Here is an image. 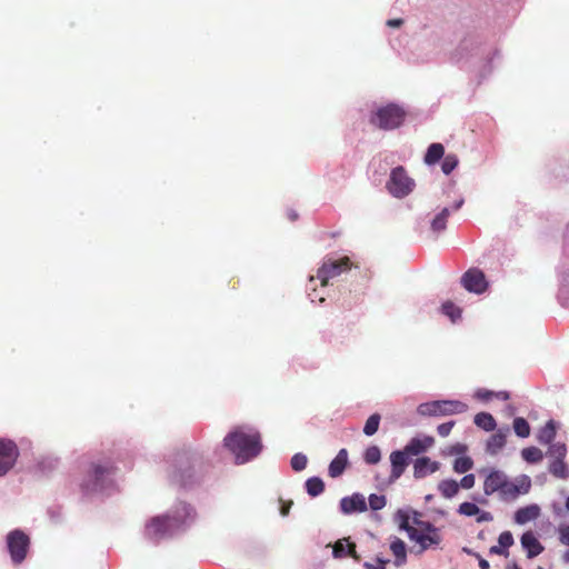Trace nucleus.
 <instances>
[{"label":"nucleus","mask_w":569,"mask_h":569,"mask_svg":"<svg viewBox=\"0 0 569 569\" xmlns=\"http://www.w3.org/2000/svg\"><path fill=\"white\" fill-rule=\"evenodd\" d=\"M405 117V110L399 106L391 103L379 108L371 118V123L382 130H392L402 124Z\"/></svg>","instance_id":"nucleus-6"},{"label":"nucleus","mask_w":569,"mask_h":569,"mask_svg":"<svg viewBox=\"0 0 569 569\" xmlns=\"http://www.w3.org/2000/svg\"><path fill=\"white\" fill-rule=\"evenodd\" d=\"M289 218H290V220H291V221H295V220H297L298 214H297L296 212L291 211V212L289 213Z\"/></svg>","instance_id":"nucleus-58"},{"label":"nucleus","mask_w":569,"mask_h":569,"mask_svg":"<svg viewBox=\"0 0 569 569\" xmlns=\"http://www.w3.org/2000/svg\"><path fill=\"white\" fill-rule=\"evenodd\" d=\"M473 467V461L470 457H459L453 461V470L458 473L468 472Z\"/></svg>","instance_id":"nucleus-35"},{"label":"nucleus","mask_w":569,"mask_h":569,"mask_svg":"<svg viewBox=\"0 0 569 569\" xmlns=\"http://www.w3.org/2000/svg\"><path fill=\"white\" fill-rule=\"evenodd\" d=\"M461 284L469 292L477 295L485 292L488 288L485 273L477 268H471L463 273L461 277Z\"/></svg>","instance_id":"nucleus-10"},{"label":"nucleus","mask_w":569,"mask_h":569,"mask_svg":"<svg viewBox=\"0 0 569 569\" xmlns=\"http://www.w3.org/2000/svg\"><path fill=\"white\" fill-rule=\"evenodd\" d=\"M223 443L236 456L238 463H244L253 459L262 448L260 435L256 431L234 430L224 437Z\"/></svg>","instance_id":"nucleus-2"},{"label":"nucleus","mask_w":569,"mask_h":569,"mask_svg":"<svg viewBox=\"0 0 569 569\" xmlns=\"http://www.w3.org/2000/svg\"><path fill=\"white\" fill-rule=\"evenodd\" d=\"M475 425L486 431H492L496 428L495 418L488 412H480L475 416Z\"/></svg>","instance_id":"nucleus-28"},{"label":"nucleus","mask_w":569,"mask_h":569,"mask_svg":"<svg viewBox=\"0 0 569 569\" xmlns=\"http://www.w3.org/2000/svg\"><path fill=\"white\" fill-rule=\"evenodd\" d=\"M499 545L507 550L513 543V537L510 531H503L498 538Z\"/></svg>","instance_id":"nucleus-44"},{"label":"nucleus","mask_w":569,"mask_h":569,"mask_svg":"<svg viewBox=\"0 0 569 569\" xmlns=\"http://www.w3.org/2000/svg\"><path fill=\"white\" fill-rule=\"evenodd\" d=\"M458 163V157L453 153H449L443 158L441 170L445 174H449L456 169Z\"/></svg>","instance_id":"nucleus-38"},{"label":"nucleus","mask_w":569,"mask_h":569,"mask_svg":"<svg viewBox=\"0 0 569 569\" xmlns=\"http://www.w3.org/2000/svg\"><path fill=\"white\" fill-rule=\"evenodd\" d=\"M351 264L352 263L348 257H342L337 260L328 259L318 269L317 278L320 280L321 286H327L330 279H333L340 276L342 272L350 270Z\"/></svg>","instance_id":"nucleus-8"},{"label":"nucleus","mask_w":569,"mask_h":569,"mask_svg":"<svg viewBox=\"0 0 569 569\" xmlns=\"http://www.w3.org/2000/svg\"><path fill=\"white\" fill-rule=\"evenodd\" d=\"M348 463V452L346 449H341L336 458L329 465V476L331 478H337L341 476Z\"/></svg>","instance_id":"nucleus-20"},{"label":"nucleus","mask_w":569,"mask_h":569,"mask_svg":"<svg viewBox=\"0 0 569 569\" xmlns=\"http://www.w3.org/2000/svg\"><path fill=\"white\" fill-rule=\"evenodd\" d=\"M548 469L549 472L558 479H567L569 477V469L565 459L551 460Z\"/></svg>","instance_id":"nucleus-26"},{"label":"nucleus","mask_w":569,"mask_h":569,"mask_svg":"<svg viewBox=\"0 0 569 569\" xmlns=\"http://www.w3.org/2000/svg\"><path fill=\"white\" fill-rule=\"evenodd\" d=\"M476 397L478 399H480V400L488 401V400H490L493 397V391L485 390V389H479L476 392Z\"/></svg>","instance_id":"nucleus-47"},{"label":"nucleus","mask_w":569,"mask_h":569,"mask_svg":"<svg viewBox=\"0 0 569 569\" xmlns=\"http://www.w3.org/2000/svg\"><path fill=\"white\" fill-rule=\"evenodd\" d=\"M556 437V426L552 420L548 421L545 427L539 430L537 439L540 443H550Z\"/></svg>","instance_id":"nucleus-29"},{"label":"nucleus","mask_w":569,"mask_h":569,"mask_svg":"<svg viewBox=\"0 0 569 569\" xmlns=\"http://www.w3.org/2000/svg\"><path fill=\"white\" fill-rule=\"evenodd\" d=\"M475 482H476L475 475L469 473V475H466L458 483H459V488L461 487L463 489H471L475 486Z\"/></svg>","instance_id":"nucleus-46"},{"label":"nucleus","mask_w":569,"mask_h":569,"mask_svg":"<svg viewBox=\"0 0 569 569\" xmlns=\"http://www.w3.org/2000/svg\"><path fill=\"white\" fill-rule=\"evenodd\" d=\"M477 516V522H489L492 521L493 519L492 515L488 511L480 510V513H478Z\"/></svg>","instance_id":"nucleus-48"},{"label":"nucleus","mask_w":569,"mask_h":569,"mask_svg":"<svg viewBox=\"0 0 569 569\" xmlns=\"http://www.w3.org/2000/svg\"><path fill=\"white\" fill-rule=\"evenodd\" d=\"M391 472L389 482L398 480L409 465L408 456L402 450H396L390 453Z\"/></svg>","instance_id":"nucleus-14"},{"label":"nucleus","mask_w":569,"mask_h":569,"mask_svg":"<svg viewBox=\"0 0 569 569\" xmlns=\"http://www.w3.org/2000/svg\"><path fill=\"white\" fill-rule=\"evenodd\" d=\"M493 397L501 399V400H508L510 398L509 392H507V391L493 392Z\"/></svg>","instance_id":"nucleus-54"},{"label":"nucleus","mask_w":569,"mask_h":569,"mask_svg":"<svg viewBox=\"0 0 569 569\" xmlns=\"http://www.w3.org/2000/svg\"><path fill=\"white\" fill-rule=\"evenodd\" d=\"M539 515L540 508L537 505H530L518 509L515 513V520L517 523L523 525L537 519Z\"/></svg>","instance_id":"nucleus-22"},{"label":"nucleus","mask_w":569,"mask_h":569,"mask_svg":"<svg viewBox=\"0 0 569 569\" xmlns=\"http://www.w3.org/2000/svg\"><path fill=\"white\" fill-rule=\"evenodd\" d=\"M547 456L551 460L565 459L567 456L566 445L559 443V442L550 445V447L548 448V451H547Z\"/></svg>","instance_id":"nucleus-34"},{"label":"nucleus","mask_w":569,"mask_h":569,"mask_svg":"<svg viewBox=\"0 0 569 569\" xmlns=\"http://www.w3.org/2000/svg\"><path fill=\"white\" fill-rule=\"evenodd\" d=\"M513 430L520 438H527L530 435V426L525 418L518 417L513 420Z\"/></svg>","instance_id":"nucleus-33"},{"label":"nucleus","mask_w":569,"mask_h":569,"mask_svg":"<svg viewBox=\"0 0 569 569\" xmlns=\"http://www.w3.org/2000/svg\"><path fill=\"white\" fill-rule=\"evenodd\" d=\"M390 550L393 553V556L396 557L397 566H401L406 562V560H407L406 543L401 539L396 538L390 545Z\"/></svg>","instance_id":"nucleus-25"},{"label":"nucleus","mask_w":569,"mask_h":569,"mask_svg":"<svg viewBox=\"0 0 569 569\" xmlns=\"http://www.w3.org/2000/svg\"><path fill=\"white\" fill-rule=\"evenodd\" d=\"M418 413L426 417H443L463 413L468 406L459 400H437L419 405Z\"/></svg>","instance_id":"nucleus-5"},{"label":"nucleus","mask_w":569,"mask_h":569,"mask_svg":"<svg viewBox=\"0 0 569 569\" xmlns=\"http://www.w3.org/2000/svg\"><path fill=\"white\" fill-rule=\"evenodd\" d=\"M435 443V439L430 436L423 438H412L403 448V452L409 456H418L427 451Z\"/></svg>","instance_id":"nucleus-16"},{"label":"nucleus","mask_w":569,"mask_h":569,"mask_svg":"<svg viewBox=\"0 0 569 569\" xmlns=\"http://www.w3.org/2000/svg\"><path fill=\"white\" fill-rule=\"evenodd\" d=\"M173 481L178 482L180 486H187L188 485V482L184 479L183 475L179 473V472H174L173 473Z\"/></svg>","instance_id":"nucleus-52"},{"label":"nucleus","mask_w":569,"mask_h":569,"mask_svg":"<svg viewBox=\"0 0 569 569\" xmlns=\"http://www.w3.org/2000/svg\"><path fill=\"white\" fill-rule=\"evenodd\" d=\"M453 426H455V421H448V422L439 425L437 428V431H438L439 436L447 437L450 435Z\"/></svg>","instance_id":"nucleus-45"},{"label":"nucleus","mask_w":569,"mask_h":569,"mask_svg":"<svg viewBox=\"0 0 569 569\" xmlns=\"http://www.w3.org/2000/svg\"><path fill=\"white\" fill-rule=\"evenodd\" d=\"M490 553L508 556V551L506 549H503L500 545L499 546H492L490 548Z\"/></svg>","instance_id":"nucleus-50"},{"label":"nucleus","mask_w":569,"mask_h":569,"mask_svg":"<svg viewBox=\"0 0 569 569\" xmlns=\"http://www.w3.org/2000/svg\"><path fill=\"white\" fill-rule=\"evenodd\" d=\"M403 24V20L402 19H390L387 21V26L391 27V28H399Z\"/></svg>","instance_id":"nucleus-53"},{"label":"nucleus","mask_w":569,"mask_h":569,"mask_svg":"<svg viewBox=\"0 0 569 569\" xmlns=\"http://www.w3.org/2000/svg\"><path fill=\"white\" fill-rule=\"evenodd\" d=\"M377 562H378V566H383V568H385L386 565L388 563V560H383L381 558H377Z\"/></svg>","instance_id":"nucleus-57"},{"label":"nucleus","mask_w":569,"mask_h":569,"mask_svg":"<svg viewBox=\"0 0 569 569\" xmlns=\"http://www.w3.org/2000/svg\"><path fill=\"white\" fill-rule=\"evenodd\" d=\"M363 567L366 569H383V566H375V565H372L370 562H365Z\"/></svg>","instance_id":"nucleus-56"},{"label":"nucleus","mask_w":569,"mask_h":569,"mask_svg":"<svg viewBox=\"0 0 569 569\" xmlns=\"http://www.w3.org/2000/svg\"><path fill=\"white\" fill-rule=\"evenodd\" d=\"M191 516L192 508L189 505L181 502L171 513L152 518L147 525L146 533L153 540H160L172 536L183 527L187 519L191 518Z\"/></svg>","instance_id":"nucleus-1"},{"label":"nucleus","mask_w":569,"mask_h":569,"mask_svg":"<svg viewBox=\"0 0 569 569\" xmlns=\"http://www.w3.org/2000/svg\"><path fill=\"white\" fill-rule=\"evenodd\" d=\"M530 480L525 477L519 483L510 482L506 478L503 486L498 491L503 500L516 499L519 495L527 493L530 489Z\"/></svg>","instance_id":"nucleus-13"},{"label":"nucleus","mask_w":569,"mask_h":569,"mask_svg":"<svg viewBox=\"0 0 569 569\" xmlns=\"http://www.w3.org/2000/svg\"><path fill=\"white\" fill-rule=\"evenodd\" d=\"M467 451V446L462 443H456L450 448L451 453L460 455Z\"/></svg>","instance_id":"nucleus-49"},{"label":"nucleus","mask_w":569,"mask_h":569,"mask_svg":"<svg viewBox=\"0 0 569 569\" xmlns=\"http://www.w3.org/2000/svg\"><path fill=\"white\" fill-rule=\"evenodd\" d=\"M114 473V467L110 461L90 463L81 482L84 493H92L104 488L107 480Z\"/></svg>","instance_id":"nucleus-4"},{"label":"nucleus","mask_w":569,"mask_h":569,"mask_svg":"<svg viewBox=\"0 0 569 569\" xmlns=\"http://www.w3.org/2000/svg\"><path fill=\"white\" fill-rule=\"evenodd\" d=\"M306 489L308 495L317 497L325 490V483L319 477H311L306 481Z\"/></svg>","instance_id":"nucleus-31"},{"label":"nucleus","mask_w":569,"mask_h":569,"mask_svg":"<svg viewBox=\"0 0 569 569\" xmlns=\"http://www.w3.org/2000/svg\"><path fill=\"white\" fill-rule=\"evenodd\" d=\"M462 203H463V200H459V201L455 204L453 210H458V209L462 206Z\"/></svg>","instance_id":"nucleus-59"},{"label":"nucleus","mask_w":569,"mask_h":569,"mask_svg":"<svg viewBox=\"0 0 569 569\" xmlns=\"http://www.w3.org/2000/svg\"><path fill=\"white\" fill-rule=\"evenodd\" d=\"M445 157V147L441 143H431L425 154L423 161L428 166L436 164L441 158Z\"/></svg>","instance_id":"nucleus-23"},{"label":"nucleus","mask_w":569,"mask_h":569,"mask_svg":"<svg viewBox=\"0 0 569 569\" xmlns=\"http://www.w3.org/2000/svg\"><path fill=\"white\" fill-rule=\"evenodd\" d=\"M365 461L369 465H376L381 459L380 449L377 446H370L365 451Z\"/></svg>","instance_id":"nucleus-39"},{"label":"nucleus","mask_w":569,"mask_h":569,"mask_svg":"<svg viewBox=\"0 0 569 569\" xmlns=\"http://www.w3.org/2000/svg\"><path fill=\"white\" fill-rule=\"evenodd\" d=\"M380 419L381 418L379 413L371 415L365 423L363 433L366 436L375 435L378 431Z\"/></svg>","instance_id":"nucleus-36"},{"label":"nucleus","mask_w":569,"mask_h":569,"mask_svg":"<svg viewBox=\"0 0 569 569\" xmlns=\"http://www.w3.org/2000/svg\"><path fill=\"white\" fill-rule=\"evenodd\" d=\"M368 501H369L370 509L373 511L381 510L387 505V498L383 495L372 493L369 496Z\"/></svg>","instance_id":"nucleus-40"},{"label":"nucleus","mask_w":569,"mask_h":569,"mask_svg":"<svg viewBox=\"0 0 569 569\" xmlns=\"http://www.w3.org/2000/svg\"><path fill=\"white\" fill-rule=\"evenodd\" d=\"M395 520L398 523L399 529L406 531L408 536L411 533V530L416 528L413 522H410V515L406 510L399 509L396 512Z\"/></svg>","instance_id":"nucleus-27"},{"label":"nucleus","mask_w":569,"mask_h":569,"mask_svg":"<svg viewBox=\"0 0 569 569\" xmlns=\"http://www.w3.org/2000/svg\"><path fill=\"white\" fill-rule=\"evenodd\" d=\"M18 456V447L12 440L0 439V477L14 466Z\"/></svg>","instance_id":"nucleus-11"},{"label":"nucleus","mask_w":569,"mask_h":569,"mask_svg":"<svg viewBox=\"0 0 569 569\" xmlns=\"http://www.w3.org/2000/svg\"><path fill=\"white\" fill-rule=\"evenodd\" d=\"M508 432V428L506 430L499 429L496 433L490 436L487 441V451L490 455H497L505 447Z\"/></svg>","instance_id":"nucleus-21"},{"label":"nucleus","mask_w":569,"mask_h":569,"mask_svg":"<svg viewBox=\"0 0 569 569\" xmlns=\"http://www.w3.org/2000/svg\"><path fill=\"white\" fill-rule=\"evenodd\" d=\"M366 498L361 493H353L340 500V509L343 513L365 512L367 510Z\"/></svg>","instance_id":"nucleus-15"},{"label":"nucleus","mask_w":569,"mask_h":569,"mask_svg":"<svg viewBox=\"0 0 569 569\" xmlns=\"http://www.w3.org/2000/svg\"><path fill=\"white\" fill-rule=\"evenodd\" d=\"M479 567H480V569H489V562L486 559L480 558L479 559Z\"/></svg>","instance_id":"nucleus-55"},{"label":"nucleus","mask_w":569,"mask_h":569,"mask_svg":"<svg viewBox=\"0 0 569 569\" xmlns=\"http://www.w3.org/2000/svg\"><path fill=\"white\" fill-rule=\"evenodd\" d=\"M537 569H543L542 567H538Z\"/></svg>","instance_id":"nucleus-62"},{"label":"nucleus","mask_w":569,"mask_h":569,"mask_svg":"<svg viewBox=\"0 0 569 569\" xmlns=\"http://www.w3.org/2000/svg\"><path fill=\"white\" fill-rule=\"evenodd\" d=\"M438 490L443 498L450 499L458 493L459 483L453 479H445L438 483Z\"/></svg>","instance_id":"nucleus-24"},{"label":"nucleus","mask_w":569,"mask_h":569,"mask_svg":"<svg viewBox=\"0 0 569 569\" xmlns=\"http://www.w3.org/2000/svg\"><path fill=\"white\" fill-rule=\"evenodd\" d=\"M566 508L569 510V497L566 500Z\"/></svg>","instance_id":"nucleus-61"},{"label":"nucleus","mask_w":569,"mask_h":569,"mask_svg":"<svg viewBox=\"0 0 569 569\" xmlns=\"http://www.w3.org/2000/svg\"><path fill=\"white\" fill-rule=\"evenodd\" d=\"M332 555L335 558H343L346 556H350L357 561L360 560V556L356 551V545L350 542L347 538L338 540L333 545Z\"/></svg>","instance_id":"nucleus-19"},{"label":"nucleus","mask_w":569,"mask_h":569,"mask_svg":"<svg viewBox=\"0 0 569 569\" xmlns=\"http://www.w3.org/2000/svg\"><path fill=\"white\" fill-rule=\"evenodd\" d=\"M522 458L530 463L540 462L543 458L542 451L537 447H528L521 451Z\"/></svg>","instance_id":"nucleus-32"},{"label":"nucleus","mask_w":569,"mask_h":569,"mask_svg":"<svg viewBox=\"0 0 569 569\" xmlns=\"http://www.w3.org/2000/svg\"><path fill=\"white\" fill-rule=\"evenodd\" d=\"M8 549L14 563H21L30 545L29 537L21 530H13L7 537Z\"/></svg>","instance_id":"nucleus-9"},{"label":"nucleus","mask_w":569,"mask_h":569,"mask_svg":"<svg viewBox=\"0 0 569 569\" xmlns=\"http://www.w3.org/2000/svg\"><path fill=\"white\" fill-rule=\"evenodd\" d=\"M450 216V210L448 208H443L431 221V229L435 232H440L446 229L447 220Z\"/></svg>","instance_id":"nucleus-30"},{"label":"nucleus","mask_w":569,"mask_h":569,"mask_svg":"<svg viewBox=\"0 0 569 569\" xmlns=\"http://www.w3.org/2000/svg\"><path fill=\"white\" fill-rule=\"evenodd\" d=\"M292 503H293L292 501L282 503V506L280 508L281 516L287 517L289 515Z\"/></svg>","instance_id":"nucleus-51"},{"label":"nucleus","mask_w":569,"mask_h":569,"mask_svg":"<svg viewBox=\"0 0 569 569\" xmlns=\"http://www.w3.org/2000/svg\"><path fill=\"white\" fill-rule=\"evenodd\" d=\"M559 541L561 545L569 547V525H560L558 527ZM566 562H569V549L562 556Z\"/></svg>","instance_id":"nucleus-37"},{"label":"nucleus","mask_w":569,"mask_h":569,"mask_svg":"<svg viewBox=\"0 0 569 569\" xmlns=\"http://www.w3.org/2000/svg\"><path fill=\"white\" fill-rule=\"evenodd\" d=\"M442 312L448 316L452 321H455L456 319L460 318L461 316V310L460 308H458L453 302L451 301H446L443 305H442Z\"/></svg>","instance_id":"nucleus-41"},{"label":"nucleus","mask_w":569,"mask_h":569,"mask_svg":"<svg viewBox=\"0 0 569 569\" xmlns=\"http://www.w3.org/2000/svg\"><path fill=\"white\" fill-rule=\"evenodd\" d=\"M459 512L461 515H465V516H468V517H471V516H477L478 513H480V509L479 507L473 503V502H462L460 506H459Z\"/></svg>","instance_id":"nucleus-43"},{"label":"nucleus","mask_w":569,"mask_h":569,"mask_svg":"<svg viewBox=\"0 0 569 569\" xmlns=\"http://www.w3.org/2000/svg\"><path fill=\"white\" fill-rule=\"evenodd\" d=\"M508 569H521L517 563H512Z\"/></svg>","instance_id":"nucleus-60"},{"label":"nucleus","mask_w":569,"mask_h":569,"mask_svg":"<svg viewBox=\"0 0 569 569\" xmlns=\"http://www.w3.org/2000/svg\"><path fill=\"white\" fill-rule=\"evenodd\" d=\"M439 468L440 463L438 461H432L428 457H421L415 461L413 475L416 478H425L427 475L438 471Z\"/></svg>","instance_id":"nucleus-17"},{"label":"nucleus","mask_w":569,"mask_h":569,"mask_svg":"<svg viewBox=\"0 0 569 569\" xmlns=\"http://www.w3.org/2000/svg\"><path fill=\"white\" fill-rule=\"evenodd\" d=\"M413 525L416 528L411 530V533L408 537L411 541H415L418 545L417 553L420 555L427 549L438 546L442 538L438 528H436L431 522L423 521L419 518V512L413 511Z\"/></svg>","instance_id":"nucleus-3"},{"label":"nucleus","mask_w":569,"mask_h":569,"mask_svg":"<svg viewBox=\"0 0 569 569\" xmlns=\"http://www.w3.org/2000/svg\"><path fill=\"white\" fill-rule=\"evenodd\" d=\"M415 186V180L402 166H399L391 170L386 188L395 198H405L412 192Z\"/></svg>","instance_id":"nucleus-7"},{"label":"nucleus","mask_w":569,"mask_h":569,"mask_svg":"<svg viewBox=\"0 0 569 569\" xmlns=\"http://www.w3.org/2000/svg\"><path fill=\"white\" fill-rule=\"evenodd\" d=\"M308 459L303 453H296L290 461L291 468L295 471H302L306 469Z\"/></svg>","instance_id":"nucleus-42"},{"label":"nucleus","mask_w":569,"mask_h":569,"mask_svg":"<svg viewBox=\"0 0 569 569\" xmlns=\"http://www.w3.org/2000/svg\"><path fill=\"white\" fill-rule=\"evenodd\" d=\"M479 472L486 475L483 491L487 496L498 492L507 478L502 471L495 469H481Z\"/></svg>","instance_id":"nucleus-12"},{"label":"nucleus","mask_w":569,"mask_h":569,"mask_svg":"<svg viewBox=\"0 0 569 569\" xmlns=\"http://www.w3.org/2000/svg\"><path fill=\"white\" fill-rule=\"evenodd\" d=\"M521 545L527 551V557L530 559L543 551V546L531 531H527L521 536Z\"/></svg>","instance_id":"nucleus-18"}]
</instances>
